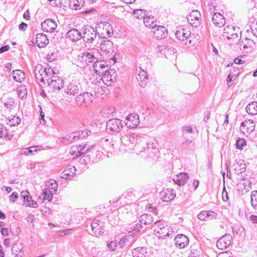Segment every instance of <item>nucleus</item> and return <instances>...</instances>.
Listing matches in <instances>:
<instances>
[{"instance_id": "10", "label": "nucleus", "mask_w": 257, "mask_h": 257, "mask_svg": "<svg viewBox=\"0 0 257 257\" xmlns=\"http://www.w3.org/2000/svg\"><path fill=\"white\" fill-rule=\"evenodd\" d=\"M232 236L230 234H225L219 239L216 244V247L220 250L227 248L231 244Z\"/></svg>"}, {"instance_id": "53", "label": "nucleus", "mask_w": 257, "mask_h": 257, "mask_svg": "<svg viewBox=\"0 0 257 257\" xmlns=\"http://www.w3.org/2000/svg\"><path fill=\"white\" fill-rule=\"evenodd\" d=\"M50 4L53 7H58L62 4V0H49Z\"/></svg>"}, {"instance_id": "61", "label": "nucleus", "mask_w": 257, "mask_h": 257, "mask_svg": "<svg viewBox=\"0 0 257 257\" xmlns=\"http://www.w3.org/2000/svg\"><path fill=\"white\" fill-rule=\"evenodd\" d=\"M35 220V217L34 215H30L27 217V221L29 222L30 224H32L33 226H34V222Z\"/></svg>"}, {"instance_id": "8", "label": "nucleus", "mask_w": 257, "mask_h": 257, "mask_svg": "<svg viewBox=\"0 0 257 257\" xmlns=\"http://www.w3.org/2000/svg\"><path fill=\"white\" fill-rule=\"evenodd\" d=\"M191 35L189 28L187 26H181L176 31L175 36L179 40L184 41L187 39Z\"/></svg>"}, {"instance_id": "19", "label": "nucleus", "mask_w": 257, "mask_h": 257, "mask_svg": "<svg viewBox=\"0 0 257 257\" xmlns=\"http://www.w3.org/2000/svg\"><path fill=\"white\" fill-rule=\"evenodd\" d=\"M121 123L120 119H111L107 121L106 124V128L108 131L112 132H117L121 127Z\"/></svg>"}, {"instance_id": "46", "label": "nucleus", "mask_w": 257, "mask_h": 257, "mask_svg": "<svg viewBox=\"0 0 257 257\" xmlns=\"http://www.w3.org/2000/svg\"><path fill=\"white\" fill-rule=\"evenodd\" d=\"M134 16L138 19H140L141 18L144 19V17H145V15H146L145 13V11H143L142 10H135L134 12Z\"/></svg>"}, {"instance_id": "59", "label": "nucleus", "mask_w": 257, "mask_h": 257, "mask_svg": "<svg viewBox=\"0 0 257 257\" xmlns=\"http://www.w3.org/2000/svg\"><path fill=\"white\" fill-rule=\"evenodd\" d=\"M105 146L109 148H110L111 147H113V143H114V141L113 140V139H106L105 140Z\"/></svg>"}, {"instance_id": "40", "label": "nucleus", "mask_w": 257, "mask_h": 257, "mask_svg": "<svg viewBox=\"0 0 257 257\" xmlns=\"http://www.w3.org/2000/svg\"><path fill=\"white\" fill-rule=\"evenodd\" d=\"M22 251L23 247L21 243L17 242L12 246V252L15 256H18Z\"/></svg>"}, {"instance_id": "57", "label": "nucleus", "mask_w": 257, "mask_h": 257, "mask_svg": "<svg viewBox=\"0 0 257 257\" xmlns=\"http://www.w3.org/2000/svg\"><path fill=\"white\" fill-rule=\"evenodd\" d=\"M221 198L223 202H226L228 200V196L226 191L224 189L222 191Z\"/></svg>"}, {"instance_id": "29", "label": "nucleus", "mask_w": 257, "mask_h": 257, "mask_svg": "<svg viewBox=\"0 0 257 257\" xmlns=\"http://www.w3.org/2000/svg\"><path fill=\"white\" fill-rule=\"evenodd\" d=\"M189 178V176L188 174L186 173H180L176 175V176L174 178V182L179 185H184L185 183L188 180Z\"/></svg>"}, {"instance_id": "13", "label": "nucleus", "mask_w": 257, "mask_h": 257, "mask_svg": "<svg viewBox=\"0 0 257 257\" xmlns=\"http://www.w3.org/2000/svg\"><path fill=\"white\" fill-rule=\"evenodd\" d=\"M224 31V37L229 40L230 43L238 41L239 36L233 28L228 27L225 28Z\"/></svg>"}, {"instance_id": "5", "label": "nucleus", "mask_w": 257, "mask_h": 257, "mask_svg": "<svg viewBox=\"0 0 257 257\" xmlns=\"http://www.w3.org/2000/svg\"><path fill=\"white\" fill-rule=\"evenodd\" d=\"M101 76V80L106 87L111 86L116 80V74L112 69H109Z\"/></svg>"}, {"instance_id": "23", "label": "nucleus", "mask_w": 257, "mask_h": 257, "mask_svg": "<svg viewBox=\"0 0 257 257\" xmlns=\"http://www.w3.org/2000/svg\"><path fill=\"white\" fill-rule=\"evenodd\" d=\"M67 37L72 42H76L81 39V33L77 29H72L67 33Z\"/></svg>"}, {"instance_id": "56", "label": "nucleus", "mask_w": 257, "mask_h": 257, "mask_svg": "<svg viewBox=\"0 0 257 257\" xmlns=\"http://www.w3.org/2000/svg\"><path fill=\"white\" fill-rule=\"evenodd\" d=\"M107 247L110 251H114L117 248V243L116 241H111L107 245Z\"/></svg>"}, {"instance_id": "50", "label": "nucleus", "mask_w": 257, "mask_h": 257, "mask_svg": "<svg viewBox=\"0 0 257 257\" xmlns=\"http://www.w3.org/2000/svg\"><path fill=\"white\" fill-rule=\"evenodd\" d=\"M24 199L27 201L29 206L32 207H37V203L34 202L33 200H32L31 197H29V196H26L24 197Z\"/></svg>"}, {"instance_id": "7", "label": "nucleus", "mask_w": 257, "mask_h": 257, "mask_svg": "<svg viewBox=\"0 0 257 257\" xmlns=\"http://www.w3.org/2000/svg\"><path fill=\"white\" fill-rule=\"evenodd\" d=\"M6 118L8 120V124L11 126H16L20 123L21 119L17 115L16 111L13 109V111L6 110Z\"/></svg>"}, {"instance_id": "15", "label": "nucleus", "mask_w": 257, "mask_h": 257, "mask_svg": "<svg viewBox=\"0 0 257 257\" xmlns=\"http://www.w3.org/2000/svg\"><path fill=\"white\" fill-rule=\"evenodd\" d=\"M139 122V115L136 114L131 113L127 116L125 123L127 127L133 128L138 126Z\"/></svg>"}, {"instance_id": "27", "label": "nucleus", "mask_w": 257, "mask_h": 257, "mask_svg": "<svg viewBox=\"0 0 257 257\" xmlns=\"http://www.w3.org/2000/svg\"><path fill=\"white\" fill-rule=\"evenodd\" d=\"M156 19L151 15H146L144 17V23L146 27L152 29L156 26Z\"/></svg>"}, {"instance_id": "31", "label": "nucleus", "mask_w": 257, "mask_h": 257, "mask_svg": "<svg viewBox=\"0 0 257 257\" xmlns=\"http://www.w3.org/2000/svg\"><path fill=\"white\" fill-rule=\"evenodd\" d=\"M13 75L14 80L19 83L22 82L26 78L25 73L21 70H14Z\"/></svg>"}, {"instance_id": "20", "label": "nucleus", "mask_w": 257, "mask_h": 257, "mask_svg": "<svg viewBox=\"0 0 257 257\" xmlns=\"http://www.w3.org/2000/svg\"><path fill=\"white\" fill-rule=\"evenodd\" d=\"M174 240L176 246L180 248L185 247L189 243L188 238L186 235L182 234L177 235Z\"/></svg>"}, {"instance_id": "33", "label": "nucleus", "mask_w": 257, "mask_h": 257, "mask_svg": "<svg viewBox=\"0 0 257 257\" xmlns=\"http://www.w3.org/2000/svg\"><path fill=\"white\" fill-rule=\"evenodd\" d=\"M40 149L38 147H33L29 149L26 148L21 150V154L26 156H34Z\"/></svg>"}, {"instance_id": "32", "label": "nucleus", "mask_w": 257, "mask_h": 257, "mask_svg": "<svg viewBox=\"0 0 257 257\" xmlns=\"http://www.w3.org/2000/svg\"><path fill=\"white\" fill-rule=\"evenodd\" d=\"M100 49L102 51L105 52L112 51L113 49V44L109 40L104 41L100 44Z\"/></svg>"}, {"instance_id": "16", "label": "nucleus", "mask_w": 257, "mask_h": 257, "mask_svg": "<svg viewBox=\"0 0 257 257\" xmlns=\"http://www.w3.org/2000/svg\"><path fill=\"white\" fill-rule=\"evenodd\" d=\"M57 24L55 21L51 19H47L41 24V28L43 31L52 33L56 29Z\"/></svg>"}, {"instance_id": "54", "label": "nucleus", "mask_w": 257, "mask_h": 257, "mask_svg": "<svg viewBox=\"0 0 257 257\" xmlns=\"http://www.w3.org/2000/svg\"><path fill=\"white\" fill-rule=\"evenodd\" d=\"M14 103L15 102L12 98H10L8 99L7 101L5 103V105L7 107V110L11 111V108H12V107L14 106L13 103Z\"/></svg>"}, {"instance_id": "34", "label": "nucleus", "mask_w": 257, "mask_h": 257, "mask_svg": "<svg viewBox=\"0 0 257 257\" xmlns=\"http://www.w3.org/2000/svg\"><path fill=\"white\" fill-rule=\"evenodd\" d=\"M173 49L171 48L166 46H159L157 48L156 52L160 53L162 55L165 56L166 58L170 56V52L173 51Z\"/></svg>"}, {"instance_id": "43", "label": "nucleus", "mask_w": 257, "mask_h": 257, "mask_svg": "<svg viewBox=\"0 0 257 257\" xmlns=\"http://www.w3.org/2000/svg\"><path fill=\"white\" fill-rule=\"evenodd\" d=\"M236 147L239 150H242L243 147L246 146L245 141L243 139H238L236 141Z\"/></svg>"}, {"instance_id": "44", "label": "nucleus", "mask_w": 257, "mask_h": 257, "mask_svg": "<svg viewBox=\"0 0 257 257\" xmlns=\"http://www.w3.org/2000/svg\"><path fill=\"white\" fill-rule=\"evenodd\" d=\"M251 204L255 209L257 208V191H254L251 195Z\"/></svg>"}, {"instance_id": "64", "label": "nucleus", "mask_w": 257, "mask_h": 257, "mask_svg": "<svg viewBox=\"0 0 257 257\" xmlns=\"http://www.w3.org/2000/svg\"><path fill=\"white\" fill-rule=\"evenodd\" d=\"M24 18L26 20H29L30 19V15L29 10H27L23 15Z\"/></svg>"}, {"instance_id": "42", "label": "nucleus", "mask_w": 257, "mask_h": 257, "mask_svg": "<svg viewBox=\"0 0 257 257\" xmlns=\"http://www.w3.org/2000/svg\"><path fill=\"white\" fill-rule=\"evenodd\" d=\"M18 95L21 98H23L27 95V90L25 86L21 85L17 88Z\"/></svg>"}, {"instance_id": "28", "label": "nucleus", "mask_w": 257, "mask_h": 257, "mask_svg": "<svg viewBox=\"0 0 257 257\" xmlns=\"http://www.w3.org/2000/svg\"><path fill=\"white\" fill-rule=\"evenodd\" d=\"M75 168L74 166H70L63 171L61 178L65 179H70L75 175Z\"/></svg>"}, {"instance_id": "22", "label": "nucleus", "mask_w": 257, "mask_h": 257, "mask_svg": "<svg viewBox=\"0 0 257 257\" xmlns=\"http://www.w3.org/2000/svg\"><path fill=\"white\" fill-rule=\"evenodd\" d=\"M84 4V0H69L68 9L72 11L79 10L83 8Z\"/></svg>"}, {"instance_id": "14", "label": "nucleus", "mask_w": 257, "mask_h": 257, "mask_svg": "<svg viewBox=\"0 0 257 257\" xmlns=\"http://www.w3.org/2000/svg\"><path fill=\"white\" fill-rule=\"evenodd\" d=\"M91 92L93 93L95 96H99L104 94L107 93L108 91L106 87L103 88L100 83L98 82L95 84H92L90 86Z\"/></svg>"}, {"instance_id": "60", "label": "nucleus", "mask_w": 257, "mask_h": 257, "mask_svg": "<svg viewBox=\"0 0 257 257\" xmlns=\"http://www.w3.org/2000/svg\"><path fill=\"white\" fill-rule=\"evenodd\" d=\"M18 197V194L17 193H13L10 197V200L12 202H14Z\"/></svg>"}, {"instance_id": "2", "label": "nucleus", "mask_w": 257, "mask_h": 257, "mask_svg": "<svg viewBox=\"0 0 257 257\" xmlns=\"http://www.w3.org/2000/svg\"><path fill=\"white\" fill-rule=\"evenodd\" d=\"M97 31L101 37L106 38L111 36L113 33V29L109 23L101 22L98 24Z\"/></svg>"}, {"instance_id": "26", "label": "nucleus", "mask_w": 257, "mask_h": 257, "mask_svg": "<svg viewBox=\"0 0 257 257\" xmlns=\"http://www.w3.org/2000/svg\"><path fill=\"white\" fill-rule=\"evenodd\" d=\"M91 227L93 233L96 235H101L103 232L102 225L98 220H93L91 224Z\"/></svg>"}, {"instance_id": "41", "label": "nucleus", "mask_w": 257, "mask_h": 257, "mask_svg": "<svg viewBox=\"0 0 257 257\" xmlns=\"http://www.w3.org/2000/svg\"><path fill=\"white\" fill-rule=\"evenodd\" d=\"M46 186V188H49V189H50L51 191H53L54 192H56L58 188V185L56 181L53 179L49 180L47 183Z\"/></svg>"}, {"instance_id": "30", "label": "nucleus", "mask_w": 257, "mask_h": 257, "mask_svg": "<svg viewBox=\"0 0 257 257\" xmlns=\"http://www.w3.org/2000/svg\"><path fill=\"white\" fill-rule=\"evenodd\" d=\"M54 192L49 188H45L43 191V197L40 196L39 200L43 202L44 201H50L52 199Z\"/></svg>"}, {"instance_id": "45", "label": "nucleus", "mask_w": 257, "mask_h": 257, "mask_svg": "<svg viewBox=\"0 0 257 257\" xmlns=\"http://www.w3.org/2000/svg\"><path fill=\"white\" fill-rule=\"evenodd\" d=\"M209 211L205 210L201 212L198 215V218L201 220H205L211 214H209Z\"/></svg>"}, {"instance_id": "51", "label": "nucleus", "mask_w": 257, "mask_h": 257, "mask_svg": "<svg viewBox=\"0 0 257 257\" xmlns=\"http://www.w3.org/2000/svg\"><path fill=\"white\" fill-rule=\"evenodd\" d=\"M46 58L48 61L52 62L56 59V55L55 53L50 52L47 54Z\"/></svg>"}, {"instance_id": "39", "label": "nucleus", "mask_w": 257, "mask_h": 257, "mask_svg": "<svg viewBox=\"0 0 257 257\" xmlns=\"http://www.w3.org/2000/svg\"><path fill=\"white\" fill-rule=\"evenodd\" d=\"M253 44L254 42L252 40L248 38H243L240 43V46L243 49H247L251 47Z\"/></svg>"}, {"instance_id": "52", "label": "nucleus", "mask_w": 257, "mask_h": 257, "mask_svg": "<svg viewBox=\"0 0 257 257\" xmlns=\"http://www.w3.org/2000/svg\"><path fill=\"white\" fill-rule=\"evenodd\" d=\"M130 235L125 236L121 238L119 241V244L122 248L124 246L126 243L128 242L129 239L128 237Z\"/></svg>"}, {"instance_id": "62", "label": "nucleus", "mask_w": 257, "mask_h": 257, "mask_svg": "<svg viewBox=\"0 0 257 257\" xmlns=\"http://www.w3.org/2000/svg\"><path fill=\"white\" fill-rule=\"evenodd\" d=\"M235 78V75H229L227 78V83L228 84V85L230 86L231 85V83L232 82V79H234Z\"/></svg>"}, {"instance_id": "58", "label": "nucleus", "mask_w": 257, "mask_h": 257, "mask_svg": "<svg viewBox=\"0 0 257 257\" xmlns=\"http://www.w3.org/2000/svg\"><path fill=\"white\" fill-rule=\"evenodd\" d=\"M217 257H232V254L228 251H224L219 253Z\"/></svg>"}, {"instance_id": "12", "label": "nucleus", "mask_w": 257, "mask_h": 257, "mask_svg": "<svg viewBox=\"0 0 257 257\" xmlns=\"http://www.w3.org/2000/svg\"><path fill=\"white\" fill-rule=\"evenodd\" d=\"M153 36L157 40L163 39L166 38L168 35V30L164 26H156L152 29Z\"/></svg>"}, {"instance_id": "3", "label": "nucleus", "mask_w": 257, "mask_h": 257, "mask_svg": "<svg viewBox=\"0 0 257 257\" xmlns=\"http://www.w3.org/2000/svg\"><path fill=\"white\" fill-rule=\"evenodd\" d=\"M173 229L168 225L160 224L154 230V235L158 238H166L173 233Z\"/></svg>"}, {"instance_id": "11", "label": "nucleus", "mask_w": 257, "mask_h": 257, "mask_svg": "<svg viewBox=\"0 0 257 257\" xmlns=\"http://www.w3.org/2000/svg\"><path fill=\"white\" fill-rule=\"evenodd\" d=\"M188 22L192 26L197 27L201 22V15L200 12L196 10L193 11L187 18Z\"/></svg>"}, {"instance_id": "25", "label": "nucleus", "mask_w": 257, "mask_h": 257, "mask_svg": "<svg viewBox=\"0 0 257 257\" xmlns=\"http://www.w3.org/2000/svg\"><path fill=\"white\" fill-rule=\"evenodd\" d=\"M214 24L218 27H222L225 24L224 17L219 13H215L212 18Z\"/></svg>"}, {"instance_id": "21", "label": "nucleus", "mask_w": 257, "mask_h": 257, "mask_svg": "<svg viewBox=\"0 0 257 257\" xmlns=\"http://www.w3.org/2000/svg\"><path fill=\"white\" fill-rule=\"evenodd\" d=\"M175 194L173 190L166 189L160 193V197L164 202H169L173 200Z\"/></svg>"}, {"instance_id": "6", "label": "nucleus", "mask_w": 257, "mask_h": 257, "mask_svg": "<svg viewBox=\"0 0 257 257\" xmlns=\"http://www.w3.org/2000/svg\"><path fill=\"white\" fill-rule=\"evenodd\" d=\"M93 67L95 73L99 76L110 69L106 62L103 60L96 61L93 65Z\"/></svg>"}, {"instance_id": "24", "label": "nucleus", "mask_w": 257, "mask_h": 257, "mask_svg": "<svg viewBox=\"0 0 257 257\" xmlns=\"http://www.w3.org/2000/svg\"><path fill=\"white\" fill-rule=\"evenodd\" d=\"M49 43L47 36L42 33L36 35V44L40 48L44 47Z\"/></svg>"}, {"instance_id": "63", "label": "nucleus", "mask_w": 257, "mask_h": 257, "mask_svg": "<svg viewBox=\"0 0 257 257\" xmlns=\"http://www.w3.org/2000/svg\"><path fill=\"white\" fill-rule=\"evenodd\" d=\"M1 233L3 235L8 236L9 234V231L7 228L3 227L1 229Z\"/></svg>"}, {"instance_id": "55", "label": "nucleus", "mask_w": 257, "mask_h": 257, "mask_svg": "<svg viewBox=\"0 0 257 257\" xmlns=\"http://www.w3.org/2000/svg\"><path fill=\"white\" fill-rule=\"evenodd\" d=\"M245 57H246V56H245V55H242L240 57H236V58L234 59V62L237 64H241L245 62V60L244 59L242 60L241 59V58H245Z\"/></svg>"}, {"instance_id": "17", "label": "nucleus", "mask_w": 257, "mask_h": 257, "mask_svg": "<svg viewBox=\"0 0 257 257\" xmlns=\"http://www.w3.org/2000/svg\"><path fill=\"white\" fill-rule=\"evenodd\" d=\"M96 37V32L93 28L85 26L83 31V38L84 40L89 42L93 40Z\"/></svg>"}, {"instance_id": "37", "label": "nucleus", "mask_w": 257, "mask_h": 257, "mask_svg": "<svg viewBox=\"0 0 257 257\" xmlns=\"http://www.w3.org/2000/svg\"><path fill=\"white\" fill-rule=\"evenodd\" d=\"M146 249L144 247H137L133 250V257H145Z\"/></svg>"}, {"instance_id": "49", "label": "nucleus", "mask_w": 257, "mask_h": 257, "mask_svg": "<svg viewBox=\"0 0 257 257\" xmlns=\"http://www.w3.org/2000/svg\"><path fill=\"white\" fill-rule=\"evenodd\" d=\"M141 228V225L139 223L137 224L134 227L133 229L130 231V233H132L130 234V236L132 237L133 235H134L139 233L140 231Z\"/></svg>"}, {"instance_id": "18", "label": "nucleus", "mask_w": 257, "mask_h": 257, "mask_svg": "<svg viewBox=\"0 0 257 257\" xmlns=\"http://www.w3.org/2000/svg\"><path fill=\"white\" fill-rule=\"evenodd\" d=\"M137 80L142 87L146 86L147 84L148 75L146 71L139 68L137 70Z\"/></svg>"}, {"instance_id": "48", "label": "nucleus", "mask_w": 257, "mask_h": 257, "mask_svg": "<svg viewBox=\"0 0 257 257\" xmlns=\"http://www.w3.org/2000/svg\"><path fill=\"white\" fill-rule=\"evenodd\" d=\"M93 59V56L89 53L84 54L82 56V60L85 63L90 62Z\"/></svg>"}, {"instance_id": "38", "label": "nucleus", "mask_w": 257, "mask_h": 257, "mask_svg": "<svg viewBox=\"0 0 257 257\" xmlns=\"http://www.w3.org/2000/svg\"><path fill=\"white\" fill-rule=\"evenodd\" d=\"M140 221L141 223L147 224L153 222L154 221V219L151 215L144 214L140 216Z\"/></svg>"}, {"instance_id": "9", "label": "nucleus", "mask_w": 257, "mask_h": 257, "mask_svg": "<svg viewBox=\"0 0 257 257\" xmlns=\"http://www.w3.org/2000/svg\"><path fill=\"white\" fill-rule=\"evenodd\" d=\"M255 128V123L251 120H246L242 122L240 126V131L244 135L248 136Z\"/></svg>"}, {"instance_id": "4", "label": "nucleus", "mask_w": 257, "mask_h": 257, "mask_svg": "<svg viewBox=\"0 0 257 257\" xmlns=\"http://www.w3.org/2000/svg\"><path fill=\"white\" fill-rule=\"evenodd\" d=\"M46 85L50 90L55 92L63 88V80L58 76L53 74L48 82H46Z\"/></svg>"}, {"instance_id": "36", "label": "nucleus", "mask_w": 257, "mask_h": 257, "mask_svg": "<svg viewBox=\"0 0 257 257\" xmlns=\"http://www.w3.org/2000/svg\"><path fill=\"white\" fill-rule=\"evenodd\" d=\"M84 149L83 146H72L70 150L69 153L72 156H75V157H79L81 155V152Z\"/></svg>"}, {"instance_id": "35", "label": "nucleus", "mask_w": 257, "mask_h": 257, "mask_svg": "<svg viewBox=\"0 0 257 257\" xmlns=\"http://www.w3.org/2000/svg\"><path fill=\"white\" fill-rule=\"evenodd\" d=\"M247 112L251 115L257 114V101H253L249 103L246 107Z\"/></svg>"}, {"instance_id": "1", "label": "nucleus", "mask_w": 257, "mask_h": 257, "mask_svg": "<svg viewBox=\"0 0 257 257\" xmlns=\"http://www.w3.org/2000/svg\"><path fill=\"white\" fill-rule=\"evenodd\" d=\"M35 76L44 86H46V82H48L50 78L54 74L53 69L48 66H43L42 64H38L35 69Z\"/></svg>"}, {"instance_id": "47", "label": "nucleus", "mask_w": 257, "mask_h": 257, "mask_svg": "<svg viewBox=\"0 0 257 257\" xmlns=\"http://www.w3.org/2000/svg\"><path fill=\"white\" fill-rule=\"evenodd\" d=\"M82 98L85 103H89L92 102L93 95L91 94L86 93L83 95Z\"/></svg>"}]
</instances>
